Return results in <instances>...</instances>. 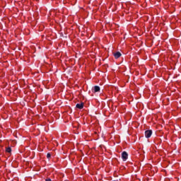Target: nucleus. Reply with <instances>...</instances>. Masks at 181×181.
Listing matches in <instances>:
<instances>
[{
  "label": "nucleus",
  "mask_w": 181,
  "mask_h": 181,
  "mask_svg": "<svg viewBox=\"0 0 181 181\" xmlns=\"http://www.w3.org/2000/svg\"><path fill=\"white\" fill-rule=\"evenodd\" d=\"M122 159H123L124 161L127 160V159H128V153L126 151L122 152Z\"/></svg>",
  "instance_id": "obj_1"
},
{
  "label": "nucleus",
  "mask_w": 181,
  "mask_h": 181,
  "mask_svg": "<svg viewBox=\"0 0 181 181\" xmlns=\"http://www.w3.org/2000/svg\"><path fill=\"white\" fill-rule=\"evenodd\" d=\"M152 136V130H147L145 132L146 138H151Z\"/></svg>",
  "instance_id": "obj_2"
},
{
  "label": "nucleus",
  "mask_w": 181,
  "mask_h": 181,
  "mask_svg": "<svg viewBox=\"0 0 181 181\" xmlns=\"http://www.w3.org/2000/svg\"><path fill=\"white\" fill-rule=\"evenodd\" d=\"M76 107L78 108V110H83V108H84V103H77Z\"/></svg>",
  "instance_id": "obj_3"
},
{
  "label": "nucleus",
  "mask_w": 181,
  "mask_h": 181,
  "mask_svg": "<svg viewBox=\"0 0 181 181\" xmlns=\"http://www.w3.org/2000/svg\"><path fill=\"white\" fill-rule=\"evenodd\" d=\"M114 56H115V59H119V57L122 56V54H121V52H117L114 54Z\"/></svg>",
  "instance_id": "obj_4"
},
{
  "label": "nucleus",
  "mask_w": 181,
  "mask_h": 181,
  "mask_svg": "<svg viewBox=\"0 0 181 181\" xmlns=\"http://www.w3.org/2000/svg\"><path fill=\"white\" fill-rule=\"evenodd\" d=\"M100 86H94V91H100Z\"/></svg>",
  "instance_id": "obj_5"
},
{
  "label": "nucleus",
  "mask_w": 181,
  "mask_h": 181,
  "mask_svg": "<svg viewBox=\"0 0 181 181\" xmlns=\"http://www.w3.org/2000/svg\"><path fill=\"white\" fill-rule=\"evenodd\" d=\"M11 151L12 150H11V147H8L6 149V152H8V153H11Z\"/></svg>",
  "instance_id": "obj_6"
},
{
  "label": "nucleus",
  "mask_w": 181,
  "mask_h": 181,
  "mask_svg": "<svg viewBox=\"0 0 181 181\" xmlns=\"http://www.w3.org/2000/svg\"><path fill=\"white\" fill-rule=\"evenodd\" d=\"M51 157H52V154H50V153H48L47 154V159H50Z\"/></svg>",
  "instance_id": "obj_7"
},
{
  "label": "nucleus",
  "mask_w": 181,
  "mask_h": 181,
  "mask_svg": "<svg viewBox=\"0 0 181 181\" xmlns=\"http://www.w3.org/2000/svg\"><path fill=\"white\" fill-rule=\"evenodd\" d=\"M45 181H52V180L49 178H47V180H45Z\"/></svg>",
  "instance_id": "obj_8"
}]
</instances>
